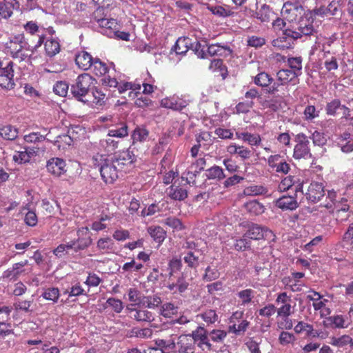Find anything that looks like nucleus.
Returning a JSON list of instances; mask_svg holds the SVG:
<instances>
[{
	"label": "nucleus",
	"mask_w": 353,
	"mask_h": 353,
	"mask_svg": "<svg viewBox=\"0 0 353 353\" xmlns=\"http://www.w3.org/2000/svg\"><path fill=\"white\" fill-rule=\"evenodd\" d=\"M31 45L26 41L25 34L20 33L10 37L4 44V50L7 54L20 62L30 57Z\"/></svg>",
	"instance_id": "1"
},
{
	"label": "nucleus",
	"mask_w": 353,
	"mask_h": 353,
	"mask_svg": "<svg viewBox=\"0 0 353 353\" xmlns=\"http://www.w3.org/2000/svg\"><path fill=\"white\" fill-rule=\"evenodd\" d=\"M92 164L99 168L101 178L105 183H113L118 179L119 170L112 159L97 154L92 157Z\"/></svg>",
	"instance_id": "2"
},
{
	"label": "nucleus",
	"mask_w": 353,
	"mask_h": 353,
	"mask_svg": "<svg viewBox=\"0 0 353 353\" xmlns=\"http://www.w3.org/2000/svg\"><path fill=\"white\" fill-rule=\"evenodd\" d=\"M316 32V30L313 25V19L311 16L307 17L305 14L301 19L297 20L292 25L285 29L284 34L286 37L297 39L303 36L313 35Z\"/></svg>",
	"instance_id": "3"
},
{
	"label": "nucleus",
	"mask_w": 353,
	"mask_h": 353,
	"mask_svg": "<svg viewBox=\"0 0 353 353\" xmlns=\"http://www.w3.org/2000/svg\"><path fill=\"white\" fill-rule=\"evenodd\" d=\"M93 80L92 77L88 73L79 75L75 83L71 85L70 90L73 97L79 101L88 103L90 99L87 97Z\"/></svg>",
	"instance_id": "4"
},
{
	"label": "nucleus",
	"mask_w": 353,
	"mask_h": 353,
	"mask_svg": "<svg viewBox=\"0 0 353 353\" xmlns=\"http://www.w3.org/2000/svg\"><path fill=\"white\" fill-rule=\"evenodd\" d=\"M201 44L199 43H196L195 53L198 57L204 59L206 57V54L211 57L218 56L221 57H227L231 55L232 50L228 46H222L219 43H212L208 46L206 53L203 50H199Z\"/></svg>",
	"instance_id": "5"
},
{
	"label": "nucleus",
	"mask_w": 353,
	"mask_h": 353,
	"mask_svg": "<svg viewBox=\"0 0 353 353\" xmlns=\"http://www.w3.org/2000/svg\"><path fill=\"white\" fill-rule=\"evenodd\" d=\"M281 14L290 25L295 23L305 14V10L299 2H285L282 8Z\"/></svg>",
	"instance_id": "6"
},
{
	"label": "nucleus",
	"mask_w": 353,
	"mask_h": 353,
	"mask_svg": "<svg viewBox=\"0 0 353 353\" xmlns=\"http://www.w3.org/2000/svg\"><path fill=\"white\" fill-rule=\"evenodd\" d=\"M296 144L294 148L293 157L295 159H310L312 157L310 148V141L303 132L295 136Z\"/></svg>",
	"instance_id": "7"
},
{
	"label": "nucleus",
	"mask_w": 353,
	"mask_h": 353,
	"mask_svg": "<svg viewBox=\"0 0 353 353\" xmlns=\"http://www.w3.org/2000/svg\"><path fill=\"white\" fill-rule=\"evenodd\" d=\"M308 292L312 293V294H307V299L313 302L312 306L315 312L319 311L321 318L329 316L331 314V310L326 306L328 300L323 299V296L319 292L312 289L310 290Z\"/></svg>",
	"instance_id": "8"
},
{
	"label": "nucleus",
	"mask_w": 353,
	"mask_h": 353,
	"mask_svg": "<svg viewBox=\"0 0 353 353\" xmlns=\"http://www.w3.org/2000/svg\"><path fill=\"white\" fill-rule=\"evenodd\" d=\"M267 163L272 171L278 174H287L291 169L290 165L280 154H272L268 157Z\"/></svg>",
	"instance_id": "9"
},
{
	"label": "nucleus",
	"mask_w": 353,
	"mask_h": 353,
	"mask_svg": "<svg viewBox=\"0 0 353 353\" xmlns=\"http://www.w3.org/2000/svg\"><path fill=\"white\" fill-rule=\"evenodd\" d=\"M254 83L261 88H265L266 92L273 94L279 91V84L265 72H259L254 79Z\"/></svg>",
	"instance_id": "10"
},
{
	"label": "nucleus",
	"mask_w": 353,
	"mask_h": 353,
	"mask_svg": "<svg viewBox=\"0 0 353 353\" xmlns=\"http://www.w3.org/2000/svg\"><path fill=\"white\" fill-rule=\"evenodd\" d=\"M194 341V345L197 343L203 350L210 351L212 345L210 342L209 332L203 326H198L196 330L189 334Z\"/></svg>",
	"instance_id": "11"
},
{
	"label": "nucleus",
	"mask_w": 353,
	"mask_h": 353,
	"mask_svg": "<svg viewBox=\"0 0 353 353\" xmlns=\"http://www.w3.org/2000/svg\"><path fill=\"white\" fill-rule=\"evenodd\" d=\"M244 236L253 240H270L273 239L274 235L272 230L267 227L252 224L249 227Z\"/></svg>",
	"instance_id": "12"
},
{
	"label": "nucleus",
	"mask_w": 353,
	"mask_h": 353,
	"mask_svg": "<svg viewBox=\"0 0 353 353\" xmlns=\"http://www.w3.org/2000/svg\"><path fill=\"white\" fill-rule=\"evenodd\" d=\"M130 317L139 323H152L155 321V314L145 307H127Z\"/></svg>",
	"instance_id": "13"
},
{
	"label": "nucleus",
	"mask_w": 353,
	"mask_h": 353,
	"mask_svg": "<svg viewBox=\"0 0 353 353\" xmlns=\"http://www.w3.org/2000/svg\"><path fill=\"white\" fill-rule=\"evenodd\" d=\"M275 302L277 305H281L276 308L278 316L287 317L292 313V307L290 304L291 298L286 292H281L277 294Z\"/></svg>",
	"instance_id": "14"
},
{
	"label": "nucleus",
	"mask_w": 353,
	"mask_h": 353,
	"mask_svg": "<svg viewBox=\"0 0 353 353\" xmlns=\"http://www.w3.org/2000/svg\"><path fill=\"white\" fill-rule=\"evenodd\" d=\"M23 29L26 34H30L31 36H37L38 39L35 43L32 42L31 45V51H37L39 48H40L43 43L46 36L44 34H39V27L37 23L33 21H28L26 23L23 25Z\"/></svg>",
	"instance_id": "15"
},
{
	"label": "nucleus",
	"mask_w": 353,
	"mask_h": 353,
	"mask_svg": "<svg viewBox=\"0 0 353 353\" xmlns=\"http://www.w3.org/2000/svg\"><path fill=\"white\" fill-rule=\"evenodd\" d=\"M13 77V63L9 61L6 66L0 70V87L6 90L14 88L15 83Z\"/></svg>",
	"instance_id": "16"
},
{
	"label": "nucleus",
	"mask_w": 353,
	"mask_h": 353,
	"mask_svg": "<svg viewBox=\"0 0 353 353\" xmlns=\"http://www.w3.org/2000/svg\"><path fill=\"white\" fill-rule=\"evenodd\" d=\"M111 159L117 165L119 171L130 166L136 161L135 155L129 150H123Z\"/></svg>",
	"instance_id": "17"
},
{
	"label": "nucleus",
	"mask_w": 353,
	"mask_h": 353,
	"mask_svg": "<svg viewBox=\"0 0 353 353\" xmlns=\"http://www.w3.org/2000/svg\"><path fill=\"white\" fill-rule=\"evenodd\" d=\"M325 195L324 187L321 183L312 182L305 193L306 199L312 203H317Z\"/></svg>",
	"instance_id": "18"
},
{
	"label": "nucleus",
	"mask_w": 353,
	"mask_h": 353,
	"mask_svg": "<svg viewBox=\"0 0 353 353\" xmlns=\"http://www.w3.org/2000/svg\"><path fill=\"white\" fill-rule=\"evenodd\" d=\"M177 353H194V341L189 334H182L176 343Z\"/></svg>",
	"instance_id": "19"
},
{
	"label": "nucleus",
	"mask_w": 353,
	"mask_h": 353,
	"mask_svg": "<svg viewBox=\"0 0 353 353\" xmlns=\"http://www.w3.org/2000/svg\"><path fill=\"white\" fill-rule=\"evenodd\" d=\"M65 162L60 158H52L48 161L46 168L48 171L55 176H59L66 172Z\"/></svg>",
	"instance_id": "20"
},
{
	"label": "nucleus",
	"mask_w": 353,
	"mask_h": 353,
	"mask_svg": "<svg viewBox=\"0 0 353 353\" xmlns=\"http://www.w3.org/2000/svg\"><path fill=\"white\" fill-rule=\"evenodd\" d=\"M275 205L282 210H294L298 206V202L295 197L283 195L275 201Z\"/></svg>",
	"instance_id": "21"
},
{
	"label": "nucleus",
	"mask_w": 353,
	"mask_h": 353,
	"mask_svg": "<svg viewBox=\"0 0 353 353\" xmlns=\"http://www.w3.org/2000/svg\"><path fill=\"white\" fill-rule=\"evenodd\" d=\"M94 59L90 53L83 50L76 54L75 63L79 68L85 71L92 67Z\"/></svg>",
	"instance_id": "22"
},
{
	"label": "nucleus",
	"mask_w": 353,
	"mask_h": 353,
	"mask_svg": "<svg viewBox=\"0 0 353 353\" xmlns=\"http://www.w3.org/2000/svg\"><path fill=\"white\" fill-rule=\"evenodd\" d=\"M161 105L174 110H181L186 107L187 103L182 99L172 97L163 99L161 101Z\"/></svg>",
	"instance_id": "23"
},
{
	"label": "nucleus",
	"mask_w": 353,
	"mask_h": 353,
	"mask_svg": "<svg viewBox=\"0 0 353 353\" xmlns=\"http://www.w3.org/2000/svg\"><path fill=\"white\" fill-rule=\"evenodd\" d=\"M352 212L350 211V205L347 203V200H345V203L341 201L336 206V210L335 212L336 220L339 223H343L347 221Z\"/></svg>",
	"instance_id": "24"
},
{
	"label": "nucleus",
	"mask_w": 353,
	"mask_h": 353,
	"mask_svg": "<svg viewBox=\"0 0 353 353\" xmlns=\"http://www.w3.org/2000/svg\"><path fill=\"white\" fill-rule=\"evenodd\" d=\"M169 197L175 201H183L188 197V191L185 188L172 184L168 188Z\"/></svg>",
	"instance_id": "25"
},
{
	"label": "nucleus",
	"mask_w": 353,
	"mask_h": 353,
	"mask_svg": "<svg viewBox=\"0 0 353 353\" xmlns=\"http://www.w3.org/2000/svg\"><path fill=\"white\" fill-rule=\"evenodd\" d=\"M235 135L238 139L248 143L251 146H259L261 142V138L259 134H252L248 132H236Z\"/></svg>",
	"instance_id": "26"
},
{
	"label": "nucleus",
	"mask_w": 353,
	"mask_h": 353,
	"mask_svg": "<svg viewBox=\"0 0 353 353\" xmlns=\"http://www.w3.org/2000/svg\"><path fill=\"white\" fill-rule=\"evenodd\" d=\"M37 152L34 148H25L24 151L16 152L13 156V160L18 163H26L36 156Z\"/></svg>",
	"instance_id": "27"
},
{
	"label": "nucleus",
	"mask_w": 353,
	"mask_h": 353,
	"mask_svg": "<svg viewBox=\"0 0 353 353\" xmlns=\"http://www.w3.org/2000/svg\"><path fill=\"white\" fill-rule=\"evenodd\" d=\"M209 69L217 76L221 77L223 79L228 76L227 67L221 59H213L210 64Z\"/></svg>",
	"instance_id": "28"
},
{
	"label": "nucleus",
	"mask_w": 353,
	"mask_h": 353,
	"mask_svg": "<svg viewBox=\"0 0 353 353\" xmlns=\"http://www.w3.org/2000/svg\"><path fill=\"white\" fill-rule=\"evenodd\" d=\"M192 45L191 39L189 37H179L172 48L171 51H174L176 54H185Z\"/></svg>",
	"instance_id": "29"
},
{
	"label": "nucleus",
	"mask_w": 353,
	"mask_h": 353,
	"mask_svg": "<svg viewBox=\"0 0 353 353\" xmlns=\"http://www.w3.org/2000/svg\"><path fill=\"white\" fill-rule=\"evenodd\" d=\"M232 323V325L228 326V332L232 333L236 336H243L250 325V322L246 319Z\"/></svg>",
	"instance_id": "30"
},
{
	"label": "nucleus",
	"mask_w": 353,
	"mask_h": 353,
	"mask_svg": "<svg viewBox=\"0 0 353 353\" xmlns=\"http://www.w3.org/2000/svg\"><path fill=\"white\" fill-rule=\"evenodd\" d=\"M18 3L17 0H3L0 1V17L10 18L13 13L14 5Z\"/></svg>",
	"instance_id": "31"
},
{
	"label": "nucleus",
	"mask_w": 353,
	"mask_h": 353,
	"mask_svg": "<svg viewBox=\"0 0 353 353\" xmlns=\"http://www.w3.org/2000/svg\"><path fill=\"white\" fill-rule=\"evenodd\" d=\"M148 232L154 241L161 244L166 237L165 230L159 225H152L148 228Z\"/></svg>",
	"instance_id": "32"
},
{
	"label": "nucleus",
	"mask_w": 353,
	"mask_h": 353,
	"mask_svg": "<svg viewBox=\"0 0 353 353\" xmlns=\"http://www.w3.org/2000/svg\"><path fill=\"white\" fill-rule=\"evenodd\" d=\"M179 307L171 302L163 303L160 309V314L166 319H172L177 316Z\"/></svg>",
	"instance_id": "33"
},
{
	"label": "nucleus",
	"mask_w": 353,
	"mask_h": 353,
	"mask_svg": "<svg viewBox=\"0 0 353 353\" xmlns=\"http://www.w3.org/2000/svg\"><path fill=\"white\" fill-rule=\"evenodd\" d=\"M189 286V282L187 281L183 276V274L177 279L176 281L169 283L168 288L174 293L178 292L180 294L185 292Z\"/></svg>",
	"instance_id": "34"
},
{
	"label": "nucleus",
	"mask_w": 353,
	"mask_h": 353,
	"mask_svg": "<svg viewBox=\"0 0 353 353\" xmlns=\"http://www.w3.org/2000/svg\"><path fill=\"white\" fill-rule=\"evenodd\" d=\"M44 48L48 57H52L60 52V44L57 39L50 38L44 41Z\"/></svg>",
	"instance_id": "35"
},
{
	"label": "nucleus",
	"mask_w": 353,
	"mask_h": 353,
	"mask_svg": "<svg viewBox=\"0 0 353 353\" xmlns=\"http://www.w3.org/2000/svg\"><path fill=\"white\" fill-rule=\"evenodd\" d=\"M277 80L280 82L279 85H284L294 79H297L298 76L295 72H292L289 69H281L276 73Z\"/></svg>",
	"instance_id": "36"
},
{
	"label": "nucleus",
	"mask_w": 353,
	"mask_h": 353,
	"mask_svg": "<svg viewBox=\"0 0 353 353\" xmlns=\"http://www.w3.org/2000/svg\"><path fill=\"white\" fill-rule=\"evenodd\" d=\"M97 248L103 253H111L115 249L114 242L109 236L100 238L97 242Z\"/></svg>",
	"instance_id": "37"
},
{
	"label": "nucleus",
	"mask_w": 353,
	"mask_h": 353,
	"mask_svg": "<svg viewBox=\"0 0 353 353\" xmlns=\"http://www.w3.org/2000/svg\"><path fill=\"white\" fill-rule=\"evenodd\" d=\"M101 11V9L97 8V10L94 12V18L98 23L99 26L106 29L116 28L117 22L115 19L108 18H99V14H100Z\"/></svg>",
	"instance_id": "38"
},
{
	"label": "nucleus",
	"mask_w": 353,
	"mask_h": 353,
	"mask_svg": "<svg viewBox=\"0 0 353 353\" xmlns=\"http://www.w3.org/2000/svg\"><path fill=\"white\" fill-rule=\"evenodd\" d=\"M245 210L254 215H259L265 212V206L256 200H251L244 204Z\"/></svg>",
	"instance_id": "39"
},
{
	"label": "nucleus",
	"mask_w": 353,
	"mask_h": 353,
	"mask_svg": "<svg viewBox=\"0 0 353 353\" xmlns=\"http://www.w3.org/2000/svg\"><path fill=\"white\" fill-rule=\"evenodd\" d=\"M92 72L97 77H102L108 72V67L105 62L101 61L100 59L96 57L92 63L90 68Z\"/></svg>",
	"instance_id": "40"
},
{
	"label": "nucleus",
	"mask_w": 353,
	"mask_h": 353,
	"mask_svg": "<svg viewBox=\"0 0 353 353\" xmlns=\"http://www.w3.org/2000/svg\"><path fill=\"white\" fill-rule=\"evenodd\" d=\"M128 300L130 302L134 303V304H131L128 307H135L136 305H140L141 304H142L144 296L142 294L141 291H139L137 288H130L128 290Z\"/></svg>",
	"instance_id": "41"
},
{
	"label": "nucleus",
	"mask_w": 353,
	"mask_h": 353,
	"mask_svg": "<svg viewBox=\"0 0 353 353\" xmlns=\"http://www.w3.org/2000/svg\"><path fill=\"white\" fill-rule=\"evenodd\" d=\"M100 144L108 153H112L118 148L119 141L108 134L105 139L101 140Z\"/></svg>",
	"instance_id": "42"
},
{
	"label": "nucleus",
	"mask_w": 353,
	"mask_h": 353,
	"mask_svg": "<svg viewBox=\"0 0 353 353\" xmlns=\"http://www.w3.org/2000/svg\"><path fill=\"white\" fill-rule=\"evenodd\" d=\"M0 136L6 140H14L18 136V129L11 125L0 127Z\"/></svg>",
	"instance_id": "43"
},
{
	"label": "nucleus",
	"mask_w": 353,
	"mask_h": 353,
	"mask_svg": "<svg viewBox=\"0 0 353 353\" xmlns=\"http://www.w3.org/2000/svg\"><path fill=\"white\" fill-rule=\"evenodd\" d=\"M168 339H157L155 340V344L160 349H174L176 347L174 339L172 337L174 334L172 332V330L168 333Z\"/></svg>",
	"instance_id": "44"
},
{
	"label": "nucleus",
	"mask_w": 353,
	"mask_h": 353,
	"mask_svg": "<svg viewBox=\"0 0 353 353\" xmlns=\"http://www.w3.org/2000/svg\"><path fill=\"white\" fill-rule=\"evenodd\" d=\"M302 61L301 57H290L288 59V65L292 72H295L296 75L299 77L302 74Z\"/></svg>",
	"instance_id": "45"
},
{
	"label": "nucleus",
	"mask_w": 353,
	"mask_h": 353,
	"mask_svg": "<svg viewBox=\"0 0 353 353\" xmlns=\"http://www.w3.org/2000/svg\"><path fill=\"white\" fill-rule=\"evenodd\" d=\"M205 174L208 179L217 181H221L225 177L223 170L218 165H214L208 169Z\"/></svg>",
	"instance_id": "46"
},
{
	"label": "nucleus",
	"mask_w": 353,
	"mask_h": 353,
	"mask_svg": "<svg viewBox=\"0 0 353 353\" xmlns=\"http://www.w3.org/2000/svg\"><path fill=\"white\" fill-rule=\"evenodd\" d=\"M254 291L250 288L245 289L237 292L236 296L241 301V305H247L252 301Z\"/></svg>",
	"instance_id": "47"
},
{
	"label": "nucleus",
	"mask_w": 353,
	"mask_h": 353,
	"mask_svg": "<svg viewBox=\"0 0 353 353\" xmlns=\"http://www.w3.org/2000/svg\"><path fill=\"white\" fill-rule=\"evenodd\" d=\"M279 343L282 346H288L290 345H294L296 341V337L293 333L282 331L278 339Z\"/></svg>",
	"instance_id": "48"
},
{
	"label": "nucleus",
	"mask_w": 353,
	"mask_h": 353,
	"mask_svg": "<svg viewBox=\"0 0 353 353\" xmlns=\"http://www.w3.org/2000/svg\"><path fill=\"white\" fill-rule=\"evenodd\" d=\"M92 99H90L88 103H92L95 105L101 106L105 104V94L103 93L100 89L94 88L92 90Z\"/></svg>",
	"instance_id": "49"
},
{
	"label": "nucleus",
	"mask_w": 353,
	"mask_h": 353,
	"mask_svg": "<svg viewBox=\"0 0 353 353\" xmlns=\"http://www.w3.org/2000/svg\"><path fill=\"white\" fill-rule=\"evenodd\" d=\"M296 334H301L303 332H306L308 336H316L317 335L313 333L314 328L312 325L303 321H299L294 328Z\"/></svg>",
	"instance_id": "50"
},
{
	"label": "nucleus",
	"mask_w": 353,
	"mask_h": 353,
	"mask_svg": "<svg viewBox=\"0 0 353 353\" xmlns=\"http://www.w3.org/2000/svg\"><path fill=\"white\" fill-rule=\"evenodd\" d=\"M197 316L201 317L208 325L213 324L219 319L216 310L212 309L206 310Z\"/></svg>",
	"instance_id": "51"
},
{
	"label": "nucleus",
	"mask_w": 353,
	"mask_h": 353,
	"mask_svg": "<svg viewBox=\"0 0 353 353\" xmlns=\"http://www.w3.org/2000/svg\"><path fill=\"white\" fill-rule=\"evenodd\" d=\"M41 296L46 300L57 303L60 296V292L57 288H48L44 290Z\"/></svg>",
	"instance_id": "52"
},
{
	"label": "nucleus",
	"mask_w": 353,
	"mask_h": 353,
	"mask_svg": "<svg viewBox=\"0 0 353 353\" xmlns=\"http://www.w3.org/2000/svg\"><path fill=\"white\" fill-rule=\"evenodd\" d=\"M161 302V297L155 294L153 296H144L142 304L145 305L146 307L149 309H154L157 307Z\"/></svg>",
	"instance_id": "53"
},
{
	"label": "nucleus",
	"mask_w": 353,
	"mask_h": 353,
	"mask_svg": "<svg viewBox=\"0 0 353 353\" xmlns=\"http://www.w3.org/2000/svg\"><path fill=\"white\" fill-rule=\"evenodd\" d=\"M341 101L338 99H334L328 102L325 106V112L327 115L335 116L339 109L342 108Z\"/></svg>",
	"instance_id": "54"
},
{
	"label": "nucleus",
	"mask_w": 353,
	"mask_h": 353,
	"mask_svg": "<svg viewBox=\"0 0 353 353\" xmlns=\"http://www.w3.org/2000/svg\"><path fill=\"white\" fill-rule=\"evenodd\" d=\"M256 17L262 22H268L270 20L272 12L268 6L264 4L256 12Z\"/></svg>",
	"instance_id": "55"
},
{
	"label": "nucleus",
	"mask_w": 353,
	"mask_h": 353,
	"mask_svg": "<svg viewBox=\"0 0 353 353\" xmlns=\"http://www.w3.org/2000/svg\"><path fill=\"white\" fill-rule=\"evenodd\" d=\"M108 307H111L116 313L121 312L124 307L123 303L121 300L113 297H110L106 301L105 307L107 308Z\"/></svg>",
	"instance_id": "56"
},
{
	"label": "nucleus",
	"mask_w": 353,
	"mask_h": 353,
	"mask_svg": "<svg viewBox=\"0 0 353 353\" xmlns=\"http://www.w3.org/2000/svg\"><path fill=\"white\" fill-rule=\"evenodd\" d=\"M261 339H256L254 337L249 338L245 343L246 347L248 349L250 353H261L259 347Z\"/></svg>",
	"instance_id": "57"
},
{
	"label": "nucleus",
	"mask_w": 353,
	"mask_h": 353,
	"mask_svg": "<svg viewBox=\"0 0 353 353\" xmlns=\"http://www.w3.org/2000/svg\"><path fill=\"white\" fill-rule=\"evenodd\" d=\"M207 8L214 15L219 17H228L231 14V11L221 6H212L207 4Z\"/></svg>",
	"instance_id": "58"
},
{
	"label": "nucleus",
	"mask_w": 353,
	"mask_h": 353,
	"mask_svg": "<svg viewBox=\"0 0 353 353\" xmlns=\"http://www.w3.org/2000/svg\"><path fill=\"white\" fill-rule=\"evenodd\" d=\"M80 239H77V240L71 241L68 242L67 244H65V250L74 249L75 250H84L88 248L92 243V240L89 238L87 241H85L83 243H79L77 246V243L80 241Z\"/></svg>",
	"instance_id": "59"
},
{
	"label": "nucleus",
	"mask_w": 353,
	"mask_h": 353,
	"mask_svg": "<svg viewBox=\"0 0 353 353\" xmlns=\"http://www.w3.org/2000/svg\"><path fill=\"white\" fill-rule=\"evenodd\" d=\"M227 336V332L222 330H213L209 332L210 341L214 343H222Z\"/></svg>",
	"instance_id": "60"
},
{
	"label": "nucleus",
	"mask_w": 353,
	"mask_h": 353,
	"mask_svg": "<svg viewBox=\"0 0 353 353\" xmlns=\"http://www.w3.org/2000/svg\"><path fill=\"white\" fill-rule=\"evenodd\" d=\"M267 192V189L262 185H251L244 190L245 194L252 196L265 194Z\"/></svg>",
	"instance_id": "61"
},
{
	"label": "nucleus",
	"mask_w": 353,
	"mask_h": 353,
	"mask_svg": "<svg viewBox=\"0 0 353 353\" xmlns=\"http://www.w3.org/2000/svg\"><path fill=\"white\" fill-rule=\"evenodd\" d=\"M219 276L220 273L216 268H212L210 266H208L205 270L203 279L205 281H211L217 279Z\"/></svg>",
	"instance_id": "62"
},
{
	"label": "nucleus",
	"mask_w": 353,
	"mask_h": 353,
	"mask_svg": "<svg viewBox=\"0 0 353 353\" xmlns=\"http://www.w3.org/2000/svg\"><path fill=\"white\" fill-rule=\"evenodd\" d=\"M148 137V131L145 128H136L132 134V139L134 142L143 141Z\"/></svg>",
	"instance_id": "63"
},
{
	"label": "nucleus",
	"mask_w": 353,
	"mask_h": 353,
	"mask_svg": "<svg viewBox=\"0 0 353 353\" xmlns=\"http://www.w3.org/2000/svg\"><path fill=\"white\" fill-rule=\"evenodd\" d=\"M69 85L65 81H57L54 87V93L61 97L66 96L68 91Z\"/></svg>",
	"instance_id": "64"
}]
</instances>
